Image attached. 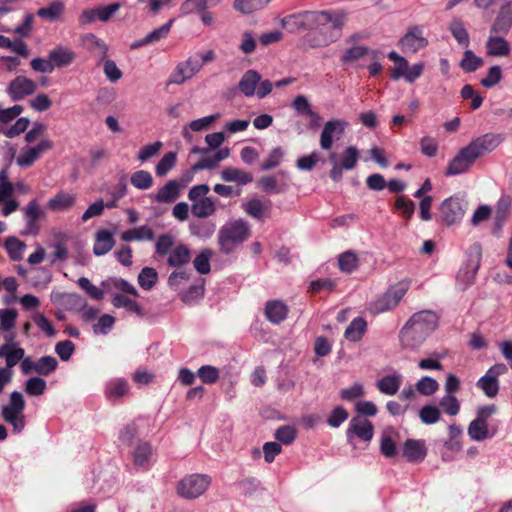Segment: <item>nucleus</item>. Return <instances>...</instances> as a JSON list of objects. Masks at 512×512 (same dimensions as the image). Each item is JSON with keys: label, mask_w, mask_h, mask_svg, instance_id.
Instances as JSON below:
<instances>
[{"label": "nucleus", "mask_w": 512, "mask_h": 512, "mask_svg": "<svg viewBox=\"0 0 512 512\" xmlns=\"http://www.w3.org/2000/svg\"><path fill=\"white\" fill-rule=\"evenodd\" d=\"M346 20L341 10L305 11L282 19L283 27L291 33L309 30L306 42L311 48L325 47L337 41Z\"/></svg>", "instance_id": "obj_1"}, {"label": "nucleus", "mask_w": 512, "mask_h": 512, "mask_svg": "<svg viewBox=\"0 0 512 512\" xmlns=\"http://www.w3.org/2000/svg\"><path fill=\"white\" fill-rule=\"evenodd\" d=\"M439 318L430 310L414 313L399 333L401 346L405 349L416 350L426 338L438 327Z\"/></svg>", "instance_id": "obj_2"}, {"label": "nucleus", "mask_w": 512, "mask_h": 512, "mask_svg": "<svg viewBox=\"0 0 512 512\" xmlns=\"http://www.w3.org/2000/svg\"><path fill=\"white\" fill-rule=\"evenodd\" d=\"M498 144L499 137L494 134H486L471 141L450 161L445 175L454 176L467 172L478 158L494 150Z\"/></svg>", "instance_id": "obj_3"}, {"label": "nucleus", "mask_w": 512, "mask_h": 512, "mask_svg": "<svg viewBox=\"0 0 512 512\" xmlns=\"http://www.w3.org/2000/svg\"><path fill=\"white\" fill-rule=\"evenodd\" d=\"M251 235V228L243 219L231 220L225 223L218 233L220 251L224 254L232 253L242 245Z\"/></svg>", "instance_id": "obj_4"}, {"label": "nucleus", "mask_w": 512, "mask_h": 512, "mask_svg": "<svg viewBox=\"0 0 512 512\" xmlns=\"http://www.w3.org/2000/svg\"><path fill=\"white\" fill-rule=\"evenodd\" d=\"M25 406L23 395L18 391H13L10 394L9 403L1 409V417L5 422L12 425L13 432L16 434L20 433L26 425Z\"/></svg>", "instance_id": "obj_5"}, {"label": "nucleus", "mask_w": 512, "mask_h": 512, "mask_svg": "<svg viewBox=\"0 0 512 512\" xmlns=\"http://www.w3.org/2000/svg\"><path fill=\"white\" fill-rule=\"evenodd\" d=\"M408 289V281H401L391 286L383 295L370 304V311L374 314H380L394 309L398 306Z\"/></svg>", "instance_id": "obj_6"}, {"label": "nucleus", "mask_w": 512, "mask_h": 512, "mask_svg": "<svg viewBox=\"0 0 512 512\" xmlns=\"http://www.w3.org/2000/svg\"><path fill=\"white\" fill-rule=\"evenodd\" d=\"M211 478L205 474H192L181 479L176 487L177 494L184 499L201 496L210 486Z\"/></svg>", "instance_id": "obj_7"}, {"label": "nucleus", "mask_w": 512, "mask_h": 512, "mask_svg": "<svg viewBox=\"0 0 512 512\" xmlns=\"http://www.w3.org/2000/svg\"><path fill=\"white\" fill-rule=\"evenodd\" d=\"M508 368L503 363H497L490 367L484 376L477 381V387L483 391L488 398H495L499 392L498 377L505 374Z\"/></svg>", "instance_id": "obj_8"}, {"label": "nucleus", "mask_w": 512, "mask_h": 512, "mask_svg": "<svg viewBox=\"0 0 512 512\" xmlns=\"http://www.w3.org/2000/svg\"><path fill=\"white\" fill-rule=\"evenodd\" d=\"M482 250L479 244H474L469 249V259L465 268L461 269L457 275V281L463 286V289L470 286L480 267Z\"/></svg>", "instance_id": "obj_9"}, {"label": "nucleus", "mask_w": 512, "mask_h": 512, "mask_svg": "<svg viewBox=\"0 0 512 512\" xmlns=\"http://www.w3.org/2000/svg\"><path fill=\"white\" fill-rule=\"evenodd\" d=\"M467 202L459 196L445 199L440 205L441 218L447 225L459 222L466 211Z\"/></svg>", "instance_id": "obj_10"}, {"label": "nucleus", "mask_w": 512, "mask_h": 512, "mask_svg": "<svg viewBox=\"0 0 512 512\" xmlns=\"http://www.w3.org/2000/svg\"><path fill=\"white\" fill-rule=\"evenodd\" d=\"M347 126L348 122L342 119L327 121L320 134V147L326 151L331 150L334 141L341 139Z\"/></svg>", "instance_id": "obj_11"}, {"label": "nucleus", "mask_w": 512, "mask_h": 512, "mask_svg": "<svg viewBox=\"0 0 512 512\" xmlns=\"http://www.w3.org/2000/svg\"><path fill=\"white\" fill-rule=\"evenodd\" d=\"M121 8V3L115 2L107 6H98L93 9H85L79 16L81 25L92 24L96 20L107 22L112 15Z\"/></svg>", "instance_id": "obj_12"}, {"label": "nucleus", "mask_w": 512, "mask_h": 512, "mask_svg": "<svg viewBox=\"0 0 512 512\" xmlns=\"http://www.w3.org/2000/svg\"><path fill=\"white\" fill-rule=\"evenodd\" d=\"M374 435V426L371 421L362 416L353 417L346 430V436L349 443L354 436L363 440L370 441Z\"/></svg>", "instance_id": "obj_13"}, {"label": "nucleus", "mask_w": 512, "mask_h": 512, "mask_svg": "<svg viewBox=\"0 0 512 512\" xmlns=\"http://www.w3.org/2000/svg\"><path fill=\"white\" fill-rule=\"evenodd\" d=\"M37 89L35 81L25 77L17 76L7 87V93L13 101H19L25 96L33 94Z\"/></svg>", "instance_id": "obj_14"}, {"label": "nucleus", "mask_w": 512, "mask_h": 512, "mask_svg": "<svg viewBox=\"0 0 512 512\" xmlns=\"http://www.w3.org/2000/svg\"><path fill=\"white\" fill-rule=\"evenodd\" d=\"M53 142L44 139L35 147H24L20 155L17 157L16 162L20 167H29L31 166L42 153L52 149Z\"/></svg>", "instance_id": "obj_15"}, {"label": "nucleus", "mask_w": 512, "mask_h": 512, "mask_svg": "<svg viewBox=\"0 0 512 512\" xmlns=\"http://www.w3.org/2000/svg\"><path fill=\"white\" fill-rule=\"evenodd\" d=\"M512 27V4L501 5L491 25L490 32L495 35L506 36Z\"/></svg>", "instance_id": "obj_16"}, {"label": "nucleus", "mask_w": 512, "mask_h": 512, "mask_svg": "<svg viewBox=\"0 0 512 512\" xmlns=\"http://www.w3.org/2000/svg\"><path fill=\"white\" fill-rule=\"evenodd\" d=\"M403 456L408 462L420 463L427 455V447L424 440L407 439L403 444Z\"/></svg>", "instance_id": "obj_17"}, {"label": "nucleus", "mask_w": 512, "mask_h": 512, "mask_svg": "<svg viewBox=\"0 0 512 512\" xmlns=\"http://www.w3.org/2000/svg\"><path fill=\"white\" fill-rule=\"evenodd\" d=\"M25 355V350L19 347L18 343L13 342L12 344L5 343L0 346V358H4L6 366L1 369H8L12 371V368L18 363H21Z\"/></svg>", "instance_id": "obj_18"}, {"label": "nucleus", "mask_w": 512, "mask_h": 512, "mask_svg": "<svg viewBox=\"0 0 512 512\" xmlns=\"http://www.w3.org/2000/svg\"><path fill=\"white\" fill-rule=\"evenodd\" d=\"M400 44L405 53H416L427 45V40L422 36V31L414 27L402 37Z\"/></svg>", "instance_id": "obj_19"}, {"label": "nucleus", "mask_w": 512, "mask_h": 512, "mask_svg": "<svg viewBox=\"0 0 512 512\" xmlns=\"http://www.w3.org/2000/svg\"><path fill=\"white\" fill-rule=\"evenodd\" d=\"M26 227L22 231V235H36L39 227L36 224L41 216V210L36 200H31L24 208Z\"/></svg>", "instance_id": "obj_20"}, {"label": "nucleus", "mask_w": 512, "mask_h": 512, "mask_svg": "<svg viewBox=\"0 0 512 512\" xmlns=\"http://www.w3.org/2000/svg\"><path fill=\"white\" fill-rule=\"evenodd\" d=\"M264 314L272 324H280L287 318L288 307L280 300H270L265 305Z\"/></svg>", "instance_id": "obj_21"}, {"label": "nucleus", "mask_w": 512, "mask_h": 512, "mask_svg": "<svg viewBox=\"0 0 512 512\" xmlns=\"http://www.w3.org/2000/svg\"><path fill=\"white\" fill-rule=\"evenodd\" d=\"M487 55L504 57L510 53V45L503 35L491 34L486 41Z\"/></svg>", "instance_id": "obj_22"}, {"label": "nucleus", "mask_w": 512, "mask_h": 512, "mask_svg": "<svg viewBox=\"0 0 512 512\" xmlns=\"http://www.w3.org/2000/svg\"><path fill=\"white\" fill-rule=\"evenodd\" d=\"M402 379V375L400 373L395 372L393 374L386 375L383 378L379 379L376 382V387L382 394L392 396L398 392L402 384Z\"/></svg>", "instance_id": "obj_23"}, {"label": "nucleus", "mask_w": 512, "mask_h": 512, "mask_svg": "<svg viewBox=\"0 0 512 512\" xmlns=\"http://www.w3.org/2000/svg\"><path fill=\"white\" fill-rule=\"evenodd\" d=\"M82 42L85 48L98 58L99 61L105 60L108 47L101 39L89 33L83 36Z\"/></svg>", "instance_id": "obj_24"}, {"label": "nucleus", "mask_w": 512, "mask_h": 512, "mask_svg": "<svg viewBox=\"0 0 512 512\" xmlns=\"http://www.w3.org/2000/svg\"><path fill=\"white\" fill-rule=\"evenodd\" d=\"M261 80V74L256 70H248L241 77L238 87L246 97H252L256 93V87Z\"/></svg>", "instance_id": "obj_25"}, {"label": "nucleus", "mask_w": 512, "mask_h": 512, "mask_svg": "<svg viewBox=\"0 0 512 512\" xmlns=\"http://www.w3.org/2000/svg\"><path fill=\"white\" fill-rule=\"evenodd\" d=\"M114 244L115 240L110 231L106 229L99 230L96 233L93 252L97 256L105 255L113 248Z\"/></svg>", "instance_id": "obj_26"}, {"label": "nucleus", "mask_w": 512, "mask_h": 512, "mask_svg": "<svg viewBox=\"0 0 512 512\" xmlns=\"http://www.w3.org/2000/svg\"><path fill=\"white\" fill-rule=\"evenodd\" d=\"M221 179L225 182L247 185L253 181V175L238 168L226 167L221 171Z\"/></svg>", "instance_id": "obj_27"}, {"label": "nucleus", "mask_w": 512, "mask_h": 512, "mask_svg": "<svg viewBox=\"0 0 512 512\" xmlns=\"http://www.w3.org/2000/svg\"><path fill=\"white\" fill-rule=\"evenodd\" d=\"M179 193V183L176 180H170L158 190L154 199L159 203H171L179 197Z\"/></svg>", "instance_id": "obj_28"}, {"label": "nucleus", "mask_w": 512, "mask_h": 512, "mask_svg": "<svg viewBox=\"0 0 512 512\" xmlns=\"http://www.w3.org/2000/svg\"><path fill=\"white\" fill-rule=\"evenodd\" d=\"M49 58L55 67H66L73 63L76 58L75 53L62 46H58L49 52Z\"/></svg>", "instance_id": "obj_29"}, {"label": "nucleus", "mask_w": 512, "mask_h": 512, "mask_svg": "<svg viewBox=\"0 0 512 512\" xmlns=\"http://www.w3.org/2000/svg\"><path fill=\"white\" fill-rule=\"evenodd\" d=\"M129 391L128 382L125 379H112L105 386V395L108 400L114 401L125 396Z\"/></svg>", "instance_id": "obj_30"}, {"label": "nucleus", "mask_w": 512, "mask_h": 512, "mask_svg": "<svg viewBox=\"0 0 512 512\" xmlns=\"http://www.w3.org/2000/svg\"><path fill=\"white\" fill-rule=\"evenodd\" d=\"M190 259L191 253L189 248L184 244H180L171 250L167 263L171 267H180L189 263Z\"/></svg>", "instance_id": "obj_31"}, {"label": "nucleus", "mask_w": 512, "mask_h": 512, "mask_svg": "<svg viewBox=\"0 0 512 512\" xmlns=\"http://www.w3.org/2000/svg\"><path fill=\"white\" fill-rule=\"evenodd\" d=\"M154 232L153 230L146 226H140L137 228H133L127 231H124L121 234V239L125 242H131V241H143V240H153L154 239Z\"/></svg>", "instance_id": "obj_32"}, {"label": "nucleus", "mask_w": 512, "mask_h": 512, "mask_svg": "<svg viewBox=\"0 0 512 512\" xmlns=\"http://www.w3.org/2000/svg\"><path fill=\"white\" fill-rule=\"evenodd\" d=\"M270 208L271 202L269 200L262 202L259 199H251L243 205L244 211L257 220L263 219L265 212L269 211Z\"/></svg>", "instance_id": "obj_33"}, {"label": "nucleus", "mask_w": 512, "mask_h": 512, "mask_svg": "<svg viewBox=\"0 0 512 512\" xmlns=\"http://www.w3.org/2000/svg\"><path fill=\"white\" fill-rule=\"evenodd\" d=\"M367 323L361 318L357 317L351 321L345 330L344 336L351 342H358L363 337L366 331Z\"/></svg>", "instance_id": "obj_34"}, {"label": "nucleus", "mask_w": 512, "mask_h": 512, "mask_svg": "<svg viewBox=\"0 0 512 512\" xmlns=\"http://www.w3.org/2000/svg\"><path fill=\"white\" fill-rule=\"evenodd\" d=\"M215 211V200L211 197L200 199L191 206L192 214L198 218H207L213 215Z\"/></svg>", "instance_id": "obj_35"}, {"label": "nucleus", "mask_w": 512, "mask_h": 512, "mask_svg": "<svg viewBox=\"0 0 512 512\" xmlns=\"http://www.w3.org/2000/svg\"><path fill=\"white\" fill-rule=\"evenodd\" d=\"M467 432L474 441H483L493 436L489 433L487 423L476 418L470 422Z\"/></svg>", "instance_id": "obj_36"}, {"label": "nucleus", "mask_w": 512, "mask_h": 512, "mask_svg": "<svg viewBox=\"0 0 512 512\" xmlns=\"http://www.w3.org/2000/svg\"><path fill=\"white\" fill-rule=\"evenodd\" d=\"M112 304L116 308H125L129 312H133L138 316H143L142 307L134 300L123 294H115L112 298Z\"/></svg>", "instance_id": "obj_37"}, {"label": "nucleus", "mask_w": 512, "mask_h": 512, "mask_svg": "<svg viewBox=\"0 0 512 512\" xmlns=\"http://www.w3.org/2000/svg\"><path fill=\"white\" fill-rule=\"evenodd\" d=\"M101 286L103 287V289H105L106 291H109L112 287L117 289V290H120L126 294H130V295H133L135 297L139 296L138 294V291L136 290V288L130 284L128 281L122 279V278H111V279H108L106 281H103L101 283Z\"/></svg>", "instance_id": "obj_38"}, {"label": "nucleus", "mask_w": 512, "mask_h": 512, "mask_svg": "<svg viewBox=\"0 0 512 512\" xmlns=\"http://www.w3.org/2000/svg\"><path fill=\"white\" fill-rule=\"evenodd\" d=\"M74 203V195L65 192H59L55 197L49 200L48 206L53 211H64L72 207Z\"/></svg>", "instance_id": "obj_39"}, {"label": "nucleus", "mask_w": 512, "mask_h": 512, "mask_svg": "<svg viewBox=\"0 0 512 512\" xmlns=\"http://www.w3.org/2000/svg\"><path fill=\"white\" fill-rule=\"evenodd\" d=\"M449 31L456 39V41L463 47H468L470 44L469 34L465 28L464 23L459 19H454L449 24Z\"/></svg>", "instance_id": "obj_40"}, {"label": "nucleus", "mask_w": 512, "mask_h": 512, "mask_svg": "<svg viewBox=\"0 0 512 512\" xmlns=\"http://www.w3.org/2000/svg\"><path fill=\"white\" fill-rule=\"evenodd\" d=\"M157 280V271L152 267H144L138 275V284L144 290H151Z\"/></svg>", "instance_id": "obj_41"}, {"label": "nucleus", "mask_w": 512, "mask_h": 512, "mask_svg": "<svg viewBox=\"0 0 512 512\" xmlns=\"http://www.w3.org/2000/svg\"><path fill=\"white\" fill-rule=\"evenodd\" d=\"M189 229L192 235L207 239L215 232V225L211 222L195 221L190 223Z\"/></svg>", "instance_id": "obj_42"}, {"label": "nucleus", "mask_w": 512, "mask_h": 512, "mask_svg": "<svg viewBox=\"0 0 512 512\" xmlns=\"http://www.w3.org/2000/svg\"><path fill=\"white\" fill-rule=\"evenodd\" d=\"M25 247V243L14 236L8 237L5 241V248L13 261L22 259Z\"/></svg>", "instance_id": "obj_43"}, {"label": "nucleus", "mask_w": 512, "mask_h": 512, "mask_svg": "<svg viewBox=\"0 0 512 512\" xmlns=\"http://www.w3.org/2000/svg\"><path fill=\"white\" fill-rule=\"evenodd\" d=\"M449 438L444 442V446L451 451H459L461 449L460 438L463 430L460 426L451 424L448 427Z\"/></svg>", "instance_id": "obj_44"}, {"label": "nucleus", "mask_w": 512, "mask_h": 512, "mask_svg": "<svg viewBox=\"0 0 512 512\" xmlns=\"http://www.w3.org/2000/svg\"><path fill=\"white\" fill-rule=\"evenodd\" d=\"M270 0H235L233 7L235 10L250 14L253 11L263 8Z\"/></svg>", "instance_id": "obj_45"}, {"label": "nucleus", "mask_w": 512, "mask_h": 512, "mask_svg": "<svg viewBox=\"0 0 512 512\" xmlns=\"http://www.w3.org/2000/svg\"><path fill=\"white\" fill-rule=\"evenodd\" d=\"M483 65V59L476 56L473 51L466 50L460 62V67L468 73L476 71Z\"/></svg>", "instance_id": "obj_46"}, {"label": "nucleus", "mask_w": 512, "mask_h": 512, "mask_svg": "<svg viewBox=\"0 0 512 512\" xmlns=\"http://www.w3.org/2000/svg\"><path fill=\"white\" fill-rule=\"evenodd\" d=\"M131 184L140 190H146L152 186L153 177L145 170H139L131 175Z\"/></svg>", "instance_id": "obj_47"}, {"label": "nucleus", "mask_w": 512, "mask_h": 512, "mask_svg": "<svg viewBox=\"0 0 512 512\" xmlns=\"http://www.w3.org/2000/svg\"><path fill=\"white\" fill-rule=\"evenodd\" d=\"M64 10L63 3L56 1L52 2L46 7H42L37 11V15L41 18L47 19L49 21L56 20Z\"/></svg>", "instance_id": "obj_48"}, {"label": "nucleus", "mask_w": 512, "mask_h": 512, "mask_svg": "<svg viewBox=\"0 0 512 512\" xmlns=\"http://www.w3.org/2000/svg\"><path fill=\"white\" fill-rule=\"evenodd\" d=\"M177 155L175 152L166 153L155 167L157 176H165L176 164Z\"/></svg>", "instance_id": "obj_49"}, {"label": "nucleus", "mask_w": 512, "mask_h": 512, "mask_svg": "<svg viewBox=\"0 0 512 512\" xmlns=\"http://www.w3.org/2000/svg\"><path fill=\"white\" fill-rule=\"evenodd\" d=\"M212 251L210 249H203L193 260V265L196 271L200 274H207L210 272V258Z\"/></svg>", "instance_id": "obj_50"}, {"label": "nucleus", "mask_w": 512, "mask_h": 512, "mask_svg": "<svg viewBox=\"0 0 512 512\" xmlns=\"http://www.w3.org/2000/svg\"><path fill=\"white\" fill-rule=\"evenodd\" d=\"M438 388V382L429 376L422 377L415 384V389L417 392L425 396L433 395L438 390Z\"/></svg>", "instance_id": "obj_51"}, {"label": "nucleus", "mask_w": 512, "mask_h": 512, "mask_svg": "<svg viewBox=\"0 0 512 512\" xmlns=\"http://www.w3.org/2000/svg\"><path fill=\"white\" fill-rule=\"evenodd\" d=\"M338 265L341 271L351 273L358 267V258L355 253L347 251L339 256Z\"/></svg>", "instance_id": "obj_52"}, {"label": "nucleus", "mask_w": 512, "mask_h": 512, "mask_svg": "<svg viewBox=\"0 0 512 512\" xmlns=\"http://www.w3.org/2000/svg\"><path fill=\"white\" fill-rule=\"evenodd\" d=\"M441 416L439 408L436 406L426 405L419 411V418L423 424L431 425L439 421Z\"/></svg>", "instance_id": "obj_53"}, {"label": "nucleus", "mask_w": 512, "mask_h": 512, "mask_svg": "<svg viewBox=\"0 0 512 512\" xmlns=\"http://www.w3.org/2000/svg\"><path fill=\"white\" fill-rule=\"evenodd\" d=\"M152 455V448L150 444L141 442L137 445L134 451V462L138 466H144L149 463Z\"/></svg>", "instance_id": "obj_54"}, {"label": "nucleus", "mask_w": 512, "mask_h": 512, "mask_svg": "<svg viewBox=\"0 0 512 512\" xmlns=\"http://www.w3.org/2000/svg\"><path fill=\"white\" fill-rule=\"evenodd\" d=\"M58 362L53 356H43L36 361V373L40 375H49L56 370Z\"/></svg>", "instance_id": "obj_55"}, {"label": "nucleus", "mask_w": 512, "mask_h": 512, "mask_svg": "<svg viewBox=\"0 0 512 512\" xmlns=\"http://www.w3.org/2000/svg\"><path fill=\"white\" fill-rule=\"evenodd\" d=\"M369 52L368 47L366 46H353L349 49H347L341 56V61L344 64H351L365 55H367Z\"/></svg>", "instance_id": "obj_56"}, {"label": "nucleus", "mask_w": 512, "mask_h": 512, "mask_svg": "<svg viewBox=\"0 0 512 512\" xmlns=\"http://www.w3.org/2000/svg\"><path fill=\"white\" fill-rule=\"evenodd\" d=\"M46 387V381L40 377H31L25 383V391L31 396L42 395Z\"/></svg>", "instance_id": "obj_57"}, {"label": "nucleus", "mask_w": 512, "mask_h": 512, "mask_svg": "<svg viewBox=\"0 0 512 512\" xmlns=\"http://www.w3.org/2000/svg\"><path fill=\"white\" fill-rule=\"evenodd\" d=\"M439 405L443 408L444 412L450 416H455L460 411V403L453 394H445Z\"/></svg>", "instance_id": "obj_58"}, {"label": "nucleus", "mask_w": 512, "mask_h": 512, "mask_svg": "<svg viewBox=\"0 0 512 512\" xmlns=\"http://www.w3.org/2000/svg\"><path fill=\"white\" fill-rule=\"evenodd\" d=\"M511 201L508 197H502L496 205V224L500 228L510 213Z\"/></svg>", "instance_id": "obj_59"}, {"label": "nucleus", "mask_w": 512, "mask_h": 512, "mask_svg": "<svg viewBox=\"0 0 512 512\" xmlns=\"http://www.w3.org/2000/svg\"><path fill=\"white\" fill-rule=\"evenodd\" d=\"M395 208L401 212L406 220H409L415 212V203L405 196H399L395 201Z\"/></svg>", "instance_id": "obj_60"}, {"label": "nucleus", "mask_w": 512, "mask_h": 512, "mask_svg": "<svg viewBox=\"0 0 512 512\" xmlns=\"http://www.w3.org/2000/svg\"><path fill=\"white\" fill-rule=\"evenodd\" d=\"M194 75L190 72L187 66H185L184 62L179 63L173 73L170 76L169 83L172 84H182L186 80L192 78Z\"/></svg>", "instance_id": "obj_61"}, {"label": "nucleus", "mask_w": 512, "mask_h": 512, "mask_svg": "<svg viewBox=\"0 0 512 512\" xmlns=\"http://www.w3.org/2000/svg\"><path fill=\"white\" fill-rule=\"evenodd\" d=\"M296 434L297 432L294 427L290 425H283L275 431L274 436L279 442L289 445L295 440Z\"/></svg>", "instance_id": "obj_62"}, {"label": "nucleus", "mask_w": 512, "mask_h": 512, "mask_svg": "<svg viewBox=\"0 0 512 512\" xmlns=\"http://www.w3.org/2000/svg\"><path fill=\"white\" fill-rule=\"evenodd\" d=\"M79 287L83 289L92 299L102 300L104 297L103 290L93 285L86 277H80L77 281Z\"/></svg>", "instance_id": "obj_63"}, {"label": "nucleus", "mask_w": 512, "mask_h": 512, "mask_svg": "<svg viewBox=\"0 0 512 512\" xmlns=\"http://www.w3.org/2000/svg\"><path fill=\"white\" fill-rule=\"evenodd\" d=\"M197 374L205 384H213L219 379V370L211 365H204L200 367Z\"/></svg>", "instance_id": "obj_64"}]
</instances>
